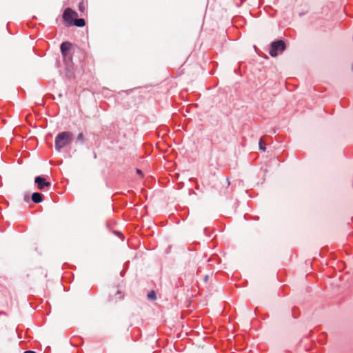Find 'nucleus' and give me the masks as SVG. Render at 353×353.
<instances>
[{
    "instance_id": "nucleus-3",
    "label": "nucleus",
    "mask_w": 353,
    "mask_h": 353,
    "mask_svg": "<svg viewBox=\"0 0 353 353\" xmlns=\"http://www.w3.org/2000/svg\"><path fill=\"white\" fill-rule=\"evenodd\" d=\"M77 17L78 13L69 8H66L63 14V19L65 21L66 26H72Z\"/></svg>"
},
{
    "instance_id": "nucleus-14",
    "label": "nucleus",
    "mask_w": 353,
    "mask_h": 353,
    "mask_svg": "<svg viewBox=\"0 0 353 353\" xmlns=\"http://www.w3.org/2000/svg\"><path fill=\"white\" fill-rule=\"evenodd\" d=\"M226 320L229 321H230V318L229 317L227 318L226 316H225V318L223 319V315L222 314V320H221L222 323L223 322H225Z\"/></svg>"
},
{
    "instance_id": "nucleus-6",
    "label": "nucleus",
    "mask_w": 353,
    "mask_h": 353,
    "mask_svg": "<svg viewBox=\"0 0 353 353\" xmlns=\"http://www.w3.org/2000/svg\"><path fill=\"white\" fill-rule=\"evenodd\" d=\"M32 200L34 203H39L43 201L42 196L40 193L34 192L32 194Z\"/></svg>"
},
{
    "instance_id": "nucleus-1",
    "label": "nucleus",
    "mask_w": 353,
    "mask_h": 353,
    "mask_svg": "<svg viewBox=\"0 0 353 353\" xmlns=\"http://www.w3.org/2000/svg\"><path fill=\"white\" fill-rule=\"evenodd\" d=\"M72 140V134L70 132H63L58 134L55 138V148L57 151L68 145Z\"/></svg>"
},
{
    "instance_id": "nucleus-16",
    "label": "nucleus",
    "mask_w": 353,
    "mask_h": 353,
    "mask_svg": "<svg viewBox=\"0 0 353 353\" xmlns=\"http://www.w3.org/2000/svg\"><path fill=\"white\" fill-rule=\"evenodd\" d=\"M230 183L228 179H227V185H228V186L230 185Z\"/></svg>"
},
{
    "instance_id": "nucleus-12",
    "label": "nucleus",
    "mask_w": 353,
    "mask_h": 353,
    "mask_svg": "<svg viewBox=\"0 0 353 353\" xmlns=\"http://www.w3.org/2000/svg\"><path fill=\"white\" fill-rule=\"evenodd\" d=\"M77 140L81 141V142H83V133H79L78 134V137H77Z\"/></svg>"
},
{
    "instance_id": "nucleus-11",
    "label": "nucleus",
    "mask_w": 353,
    "mask_h": 353,
    "mask_svg": "<svg viewBox=\"0 0 353 353\" xmlns=\"http://www.w3.org/2000/svg\"><path fill=\"white\" fill-rule=\"evenodd\" d=\"M79 9L81 12H83L85 10V6L83 2H81L79 5Z\"/></svg>"
},
{
    "instance_id": "nucleus-15",
    "label": "nucleus",
    "mask_w": 353,
    "mask_h": 353,
    "mask_svg": "<svg viewBox=\"0 0 353 353\" xmlns=\"http://www.w3.org/2000/svg\"><path fill=\"white\" fill-rule=\"evenodd\" d=\"M24 353H36V352L34 351L28 350V351H26Z\"/></svg>"
},
{
    "instance_id": "nucleus-4",
    "label": "nucleus",
    "mask_w": 353,
    "mask_h": 353,
    "mask_svg": "<svg viewBox=\"0 0 353 353\" xmlns=\"http://www.w3.org/2000/svg\"><path fill=\"white\" fill-rule=\"evenodd\" d=\"M72 44L69 41H65L61 45V52L64 59L70 58L69 56V52L72 49Z\"/></svg>"
},
{
    "instance_id": "nucleus-10",
    "label": "nucleus",
    "mask_w": 353,
    "mask_h": 353,
    "mask_svg": "<svg viewBox=\"0 0 353 353\" xmlns=\"http://www.w3.org/2000/svg\"><path fill=\"white\" fill-rule=\"evenodd\" d=\"M148 298L151 300H154L156 299V294L154 291H151L148 294Z\"/></svg>"
},
{
    "instance_id": "nucleus-5",
    "label": "nucleus",
    "mask_w": 353,
    "mask_h": 353,
    "mask_svg": "<svg viewBox=\"0 0 353 353\" xmlns=\"http://www.w3.org/2000/svg\"><path fill=\"white\" fill-rule=\"evenodd\" d=\"M34 182L37 184V188L41 190L51 185L50 182L46 181L43 177L40 176L35 178Z\"/></svg>"
},
{
    "instance_id": "nucleus-8",
    "label": "nucleus",
    "mask_w": 353,
    "mask_h": 353,
    "mask_svg": "<svg viewBox=\"0 0 353 353\" xmlns=\"http://www.w3.org/2000/svg\"><path fill=\"white\" fill-rule=\"evenodd\" d=\"M117 295L119 296L117 299L112 297L110 301L116 303L117 301V299H119V301L123 299V295L121 294V292L120 291L118 290V291H117V292H115L114 296H116Z\"/></svg>"
},
{
    "instance_id": "nucleus-9",
    "label": "nucleus",
    "mask_w": 353,
    "mask_h": 353,
    "mask_svg": "<svg viewBox=\"0 0 353 353\" xmlns=\"http://www.w3.org/2000/svg\"><path fill=\"white\" fill-rule=\"evenodd\" d=\"M259 150H261L263 152L265 151V143H263V140L261 139L259 141Z\"/></svg>"
},
{
    "instance_id": "nucleus-7",
    "label": "nucleus",
    "mask_w": 353,
    "mask_h": 353,
    "mask_svg": "<svg viewBox=\"0 0 353 353\" xmlns=\"http://www.w3.org/2000/svg\"><path fill=\"white\" fill-rule=\"evenodd\" d=\"M85 25V20L83 19H75L72 23V26H76L77 27H83Z\"/></svg>"
},
{
    "instance_id": "nucleus-13",
    "label": "nucleus",
    "mask_w": 353,
    "mask_h": 353,
    "mask_svg": "<svg viewBox=\"0 0 353 353\" xmlns=\"http://www.w3.org/2000/svg\"><path fill=\"white\" fill-rule=\"evenodd\" d=\"M136 172L140 176L141 178L143 177L144 174H143V172L141 170L137 169Z\"/></svg>"
},
{
    "instance_id": "nucleus-2",
    "label": "nucleus",
    "mask_w": 353,
    "mask_h": 353,
    "mask_svg": "<svg viewBox=\"0 0 353 353\" xmlns=\"http://www.w3.org/2000/svg\"><path fill=\"white\" fill-rule=\"evenodd\" d=\"M286 46L284 41L277 40L271 43L269 54L271 57H275L279 53L283 52Z\"/></svg>"
}]
</instances>
